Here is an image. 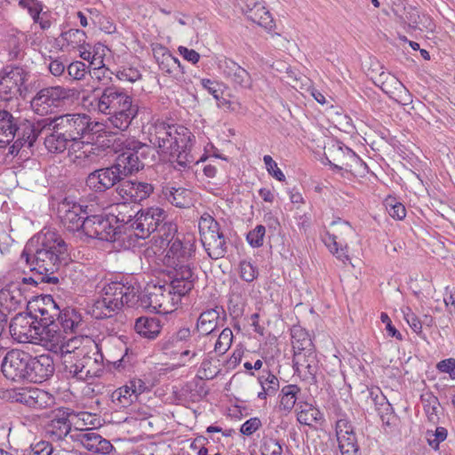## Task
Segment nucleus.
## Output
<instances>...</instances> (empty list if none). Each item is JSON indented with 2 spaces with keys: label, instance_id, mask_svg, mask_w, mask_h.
<instances>
[{
  "label": "nucleus",
  "instance_id": "54",
  "mask_svg": "<svg viewBox=\"0 0 455 455\" xmlns=\"http://www.w3.org/2000/svg\"><path fill=\"white\" fill-rule=\"evenodd\" d=\"M67 71L68 76L72 80H82L87 73L86 65L82 61L70 63L67 68Z\"/></svg>",
  "mask_w": 455,
  "mask_h": 455
},
{
  "label": "nucleus",
  "instance_id": "48",
  "mask_svg": "<svg viewBox=\"0 0 455 455\" xmlns=\"http://www.w3.org/2000/svg\"><path fill=\"white\" fill-rule=\"evenodd\" d=\"M61 37L68 45L73 48L78 47L85 43L86 35L84 31L78 28H71L61 33Z\"/></svg>",
  "mask_w": 455,
  "mask_h": 455
},
{
  "label": "nucleus",
  "instance_id": "22",
  "mask_svg": "<svg viewBox=\"0 0 455 455\" xmlns=\"http://www.w3.org/2000/svg\"><path fill=\"white\" fill-rule=\"evenodd\" d=\"M110 214L112 219L117 224L115 228H117L118 235L121 233H131L132 227V224L135 220L139 210L135 206L127 202H116L110 206Z\"/></svg>",
  "mask_w": 455,
  "mask_h": 455
},
{
  "label": "nucleus",
  "instance_id": "52",
  "mask_svg": "<svg viewBox=\"0 0 455 455\" xmlns=\"http://www.w3.org/2000/svg\"><path fill=\"white\" fill-rule=\"evenodd\" d=\"M265 234L266 228L263 225H257L247 234L246 240L251 247L259 248L263 245Z\"/></svg>",
  "mask_w": 455,
  "mask_h": 455
},
{
  "label": "nucleus",
  "instance_id": "23",
  "mask_svg": "<svg viewBox=\"0 0 455 455\" xmlns=\"http://www.w3.org/2000/svg\"><path fill=\"white\" fill-rule=\"evenodd\" d=\"M336 436L342 455H356L359 446L351 423L344 419L336 422Z\"/></svg>",
  "mask_w": 455,
  "mask_h": 455
},
{
  "label": "nucleus",
  "instance_id": "60",
  "mask_svg": "<svg viewBox=\"0 0 455 455\" xmlns=\"http://www.w3.org/2000/svg\"><path fill=\"white\" fill-rule=\"evenodd\" d=\"M263 455H282L283 448L281 444L273 438L266 439L261 446Z\"/></svg>",
  "mask_w": 455,
  "mask_h": 455
},
{
  "label": "nucleus",
  "instance_id": "30",
  "mask_svg": "<svg viewBox=\"0 0 455 455\" xmlns=\"http://www.w3.org/2000/svg\"><path fill=\"white\" fill-rule=\"evenodd\" d=\"M162 193L164 198L175 207L185 209L193 205V193L188 188L167 185L163 188Z\"/></svg>",
  "mask_w": 455,
  "mask_h": 455
},
{
  "label": "nucleus",
  "instance_id": "46",
  "mask_svg": "<svg viewBox=\"0 0 455 455\" xmlns=\"http://www.w3.org/2000/svg\"><path fill=\"white\" fill-rule=\"evenodd\" d=\"M233 332L231 329L225 328L220 334L215 343L214 350L219 355H224L231 347L233 342Z\"/></svg>",
  "mask_w": 455,
  "mask_h": 455
},
{
  "label": "nucleus",
  "instance_id": "61",
  "mask_svg": "<svg viewBox=\"0 0 455 455\" xmlns=\"http://www.w3.org/2000/svg\"><path fill=\"white\" fill-rule=\"evenodd\" d=\"M201 85L212 94L216 100L219 101L221 99L222 92H220V84L217 81L203 78L201 79Z\"/></svg>",
  "mask_w": 455,
  "mask_h": 455
},
{
  "label": "nucleus",
  "instance_id": "5",
  "mask_svg": "<svg viewBox=\"0 0 455 455\" xmlns=\"http://www.w3.org/2000/svg\"><path fill=\"white\" fill-rule=\"evenodd\" d=\"M95 108L100 113L109 116L108 120L111 126L122 132L146 110L127 91L116 86L106 87L97 98Z\"/></svg>",
  "mask_w": 455,
  "mask_h": 455
},
{
  "label": "nucleus",
  "instance_id": "32",
  "mask_svg": "<svg viewBox=\"0 0 455 455\" xmlns=\"http://www.w3.org/2000/svg\"><path fill=\"white\" fill-rule=\"evenodd\" d=\"M220 313L225 314L222 307H215L202 312L196 322V330L201 335H209L218 326Z\"/></svg>",
  "mask_w": 455,
  "mask_h": 455
},
{
  "label": "nucleus",
  "instance_id": "64",
  "mask_svg": "<svg viewBox=\"0 0 455 455\" xmlns=\"http://www.w3.org/2000/svg\"><path fill=\"white\" fill-rule=\"evenodd\" d=\"M260 426L261 422L258 418H251L241 426L240 431L243 435H251Z\"/></svg>",
  "mask_w": 455,
  "mask_h": 455
},
{
  "label": "nucleus",
  "instance_id": "33",
  "mask_svg": "<svg viewBox=\"0 0 455 455\" xmlns=\"http://www.w3.org/2000/svg\"><path fill=\"white\" fill-rule=\"evenodd\" d=\"M134 330L143 338L155 339L161 332V321L159 318L155 316H140L135 321Z\"/></svg>",
  "mask_w": 455,
  "mask_h": 455
},
{
  "label": "nucleus",
  "instance_id": "10",
  "mask_svg": "<svg viewBox=\"0 0 455 455\" xmlns=\"http://www.w3.org/2000/svg\"><path fill=\"white\" fill-rule=\"evenodd\" d=\"M79 92L75 88L64 86H49L41 89L30 101L32 110L39 116H46L54 109L73 102Z\"/></svg>",
  "mask_w": 455,
  "mask_h": 455
},
{
  "label": "nucleus",
  "instance_id": "58",
  "mask_svg": "<svg viewBox=\"0 0 455 455\" xmlns=\"http://www.w3.org/2000/svg\"><path fill=\"white\" fill-rule=\"evenodd\" d=\"M264 164L266 165V169L269 175L274 177L275 180L279 181H284L285 180V175L283 172L279 169L277 166V164L275 161L273 160V158L266 155L263 157Z\"/></svg>",
  "mask_w": 455,
  "mask_h": 455
},
{
  "label": "nucleus",
  "instance_id": "1",
  "mask_svg": "<svg viewBox=\"0 0 455 455\" xmlns=\"http://www.w3.org/2000/svg\"><path fill=\"white\" fill-rule=\"evenodd\" d=\"M154 157L150 146L137 140L128 142L126 150L117 156L113 164L90 172L85 185L95 193H104L116 187L121 180L143 169L149 159L153 162Z\"/></svg>",
  "mask_w": 455,
  "mask_h": 455
},
{
  "label": "nucleus",
  "instance_id": "27",
  "mask_svg": "<svg viewBox=\"0 0 455 455\" xmlns=\"http://www.w3.org/2000/svg\"><path fill=\"white\" fill-rule=\"evenodd\" d=\"M153 54L163 72L173 76L183 73L180 60L174 57L165 46L156 44L153 47Z\"/></svg>",
  "mask_w": 455,
  "mask_h": 455
},
{
  "label": "nucleus",
  "instance_id": "45",
  "mask_svg": "<svg viewBox=\"0 0 455 455\" xmlns=\"http://www.w3.org/2000/svg\"><path fill=\"white\" fill-rule=\"evenodd\" d=\"M388 214L396 220H403L406 216V210L404 205L398 202L395 197L388 196L384 201Z\"/></svg>",
  "mask_w": 455,
  "mask_h": 455
},
{
  "label": "nucleus",
  "instance_id": "40",
  "mask_svg": "<svg viewBox=\"0 0 455 455\" xmlns=\"http://www.w3.org/2000/svg\"><path fill=\"white\" fill-rule=\"evenodd\" d=\"M132 186L134 187L132 188L133 191V197H134V204L140 203L143 200H146L154 192V186L153 184L139 180H132Z\"/></svg>",
  "mask_w": 455,
  "mask_h": 455
},
{
  "label": "nucleus",
  "instance_id": "34",
  "mask_svg": "<svg viewBox=\"0 0 455 455\" xmlns=\"http://www.w3.org/2000/svg\"><path fill=\"white\" fill-rule=\"evenodd\" d=\"M297 419L300 424L312 426L323 419V414L319 409L307 400H300L297 403Z\"/></svg>",
  "mask_w": 455,
  "mask_h": 455
},
{
  "label": "nucleus",
  "instance_id": "49",
  "mask_svg": "<svg viewBox=\"0 0 455 455\" xmlns=\"http://www.w3.org/2000/svg\"><path fill=\"white\" fill-rule=\"evenodd\" d=\"M447 429L443 427H437L435 431L427 430L426 432L427 442L434 450L439 449V444L447 438Z\"/></svg>",
  "mask_w": 455,
  "mask_h": 455
},
{
  "label": "nucleus",
  "instance_id": "7",
  "mask_svg": "<svg viewBox=\"0 0 455 455\" xmlns=\"http://www.w3.org/2000/svg\"><path fill=\"white\" fill-rule=\"evenodd\" d=\"M148 133L150 144L163 159L176 158L180 165L186 166L181 158L191 142L192 133L188 128L156 122L148 127Z\"/></svg>",
  "mask_w": 455,
  "mask_h": 455
},
{
  "label": "nucleus",
  "instance_id": "31",
  "mask_svg": "<svg viewBox=\"0 0 455 455\" xmlns=\"http://www.w3.org/2000/svg\"><path fill=\"white\" fill-rule=\"evenodd\" d=\"M293 355H305L315 352V345L309 333L299 325H294L291 329Z\"/></svg>",
  "mask_w": 455,
  "mask_h": 455
},
{
  "label": "nucleus",
  "instance_id": "44",
  "mask_svg": "<svg viewBox=\"0 0 455 455\" xmlns=\"http://www.w3.org/2000/svg\"><path fill=\"white\" fill-rule=\"evenodd\" d=\"M31 272V275L28 277H22L20 285H30L33 287H38L42 290L45 289L46 286H51L48 283V280L44 277V274H41L36 269H34L32 266H28Z\"/></svg>",
  "mask_w": 455,
  "mask_h": 455
},
{
  "label": "nucleus",
  "instance_id": "38",
  "mask_svg": "<svg viewBox=\"0 0 455 455\" xmlns=\"http://www.w3.org/2000/svg\"><path fill=\"white\" fill-rule=\"evenodd\" d=\"M147 390H148V386L142 379H132L124 386L116 389L112 394V398H126L127 395L138 397Z\"/></svg>",
  "mask_w": 455,
  "mask_h": 455
},
{
  "label": "nucleus",
  "instance_id": "36",
  "mask_svg": "<svg viewBox=\"0 0 455 455\" xmlns=\"http://www.w3.org/2000/svg\"><path fill=\"white\" fill-rule=\"evenodd\" d=\"M388 83L394 86L395 92H392V93H395V96L390 95V98L395 99L398 103L406 106L412 103V95L409 92V90L403 84L402 82H400L395 77L392 76L390 77L389 81H386L382 83L381 89L382 91L389 94L391 92L387 89Z\"/></svg>",
  "mask_w": 455,
  "mask_h": 455
},
{
  "label": "nucleus",
  "instance_id": "24",
  "mask_svg": "<svg viewBox=\"0 0 455 455\" xmlns=\"http://www.w3.org/2000/svg\"><path fill=\"white\" fill-rule=\"evenodd\" d=\"M28 368V380L35 383L46 380L54 372L52 356L44 354L35 357L30 355Z\"/></svg>",
  "mask_w": 455,
  "mask_h": 455
},
{
  "label": "nucleus",
  "instance_id": "35",
  "mask_svg": "<svg viewBox=\"0 0 455 455\" xmlns=\"http://www.w3.org/2000/svg\"><path fill=\"white\" fill-rule=\"evenodd\" d=\"M72 426L76 430H88L101 426L100 417L96 413L88 411L74 412L70 411Z\"/></svg>",
  "mask_w": 455,
  "mask_h": 455
},
{
  "label": "nucleus",
  "instance_id": "17",
  "mask_svg": "<svg viewBox=\"0 0 455 455\" xmlns=\"http://www.w3.org/2000/svg\"><path fill=\"white\" fill-rule=\"evenodd\" d=\"M331 226L333 228L332 233L327 231L323 241L330 251L335 254L339 259L345 262V260L348 259V256L346 252L347 245L345 241V236L352 235L354 233L353 228L347 221H342L340 220L332 221Z\"/></svg>",
  "mask_w": 455,
  "mask_h": 455
},
{
  "label": "nucleus",
  "instance_id": "42",
  "mask_svg": "<svg viewBox=\"0 0 455 455\" xmlns=\"http://www.w3.org/2000/svg\"><path fill=\"white\" fill-rule=\"evenodd\" d=\"M132 180H121L115 187L117 202H127L134 204Z\"/></svg>",
  "mask_w": 455,
  "mask_h": 455
},
{
  "label": "nucleus",
  "instance_id": "16",
  "mask_svg": "<svg viewBox=\"0 0 455 455\" xmlns=\"http://www.w3.org/2000/svg\"><path fill=\"white\" fill-rule=\"evenodd\" d=\"M29 360L30 354L23 350L12 349L7 352L1 363L4 376L12 381L28 379Z\"/></svg>",
  "mask_w": 455,
  "mask_h": 455
},
{
  "label": "nucleus",
  "instance_id": "21",
  "mask_svg": "<svg viewBox=\"0 0 455 455\" xmlns=\"http://www.w3.org/2000/svg\"><path fill=\"white\" fill-rule=\"evenodd\" d=\"M171 282L168 283L170 290L174 292L180 300L187 295L195 285V274L190 266H181L172 268L171 272Z\"/></svg>",
  "mask_w": 455,
  "mask_h": 455
},
{
  "label": "nucleus",
  "instance_id": "6",
  "mask_svg": "<svg viewBox=\"0 0 455 455\" xmlns=\"http://www.w3.org/2000/svg\"><path fill=\"white\" fill-rule=\"evenodd\" d=\"M49 124L63 132L82 150L76 158L89 157L91 154H95L94 150L98 148H94L91 140L104 129L103 124L93 121L89 115L84 113L61 115L51 118Z\"/></svg>",
  "mask_w": 455,
  "mask_h": 455
},
{
  "label": "nucleus",
  "instance_id": "43",
  "mask_svg": "<svg viewBox=\"0 0 455 455\" xmlns=\"http://www.w3.org/2000/svg\"><path fill=\"white\" fill-rule=\"evenodd\" d=\"M198 228L201 238H203L204 235L220 230V224L215 220V219L211 214L207 212H204L201 216L198 222Z\"/></svg>",
  "mask_w": 455,
  "mask_h": 455
},
{
  "label": "nucleus",
  "instance_id": "50",
  "mask_svg": "<svg viewBox=\"0 0 455 455\" xmlns=\"http://www.w3.org/2000/svg\"><path fill=\"white\" fill-rule=\"evenodd\" d=\"M239 270L240 277L247 283L253 282L259 275V269L257 266L248 260H242L240 262Z\"/></svg>",
  "mask_w": 455,
  "mask_h": 455
},
{
  "label": "nucleus",
  "instance_id": "37",
  "mask_svg": "<svg viewBox=\"0 0 455 455\" xmlns=\"http://www.w3.org/2000/svg\"><path fill=\"white\" fill-rule=\"evenodd\" d=\"M248 20L264 28L267 31L273 30L275 27L274 19L269 11L264 5H258L256 10L249 9L245 14Z\"/></svg>",
  "mask_w": 455,
  "mask_h": 455
},
{
  "label": "nucleus",
  "instance_id": "15",
  "mask_svg": "<svg viewBox=\"0 0 455 455\" xmlns=\"http://www.w3.org/2000/svg\"><path fill=\"white\" fill-rule=\"evenodd\" d=\"M84 234L88 238L98 239L106 242H115L117 239V228L112 225L109 218L101 214L84 215Z\"/></svg>",
  "mask_w": 455,
  "mask_h": 455
},
{
  "label": "nucleus",
  "instance_id": "14",
  "mask_svg": "<svg viewBox=\"0 0 455 455\" xmlns=\"http://www.w3.org/2000/svg\"><path fill=\"white\" fill-rule=\"evenodd\" d=\"M138 212L129 235L140 239H146L156 232L159 225L167 218L165 211L160 207H148L139 210Z\"/></svg>",
  "mask_w": 455,
  "mask_h": 455
},
{
  "label": "nucleus",
  "instance_id": "2",
  "mask_svg": "<svg viewBox=\"0 0 455 455\" xmlns=\"http://www.w3.org/2000/svg\"><path fill=\"white\" fill-rule=\"evenodd\" d=\"M56 325L63 338V344L60 349H48L55 354L64 356L65 371L73 378L85 380L96 375L99 368L97 358L89 355L83 350H78L73 344L76 343V338H68V334L78 332L83 324L81 315L73 308L60 310L56 320Z\"/></svg>",
  "mask_w": 455,
  "mask_h": 455
},
{
  "label": "nucleus",
  "instance_id": "11",
  "mask_svg": "<svg viewBox=\"0 0 455 455\" xmlns=\"http://www.w3.org/2000/svg\"><path fill=\"white\" fill-rule=\"evenodd\" d=\"M30 76V71L26 66H5L0 72V98L3 100H11L25 94Z\"/></svg>",
  "mask_w": 455,
  "mask_h": 455
},
{
  "label": "nucleus",
  "instance_id": "4",
  "mask_svg": "<svg viewBox=\"0 0 455 455\" xmlns=\"http://www.w3.org/2000/svg\"><path fill=\"white\" fill-rule=\"evenodd\" d=\"M140 285L132 276L107 283L101 291V297L91 307L90 313L96 319L109 318L116 315L124 306L133 307L139 301Z\"/></svg>",
  "mask_w": 455,
  "mask_h": 455
},
{
  "label": "nucleus",
  "instance_id": "29",
  "mask_svg": "<svg viewBox=\"0 0 455 455\" xmlns=\"http://www.w3.org/2000/svg\"><path fill=\"white\" fill-rule=\"evenodd\" d=\"M204 248L212 259H219L225 257L228 251V244L223 233L219 230L201 238Z\"/></svg>",
  "mask_w": 455,
  "mask_h": 455
},
{
  "label": "nucleus",
  "instance_id": "53",
  "mask_svg": "<svg viewBox=\"0 0 455 455\" xmlns=\"http://www.w3.org/2000/svg\"><path fill=\"white\" fill-rule=\"evenodd\" d=\"M179 341L176 339L173 333L164 336L159 342L158 347L164 354H174L177 353L179 347Z\"/></svg>",
  "mask_w": 455,
  "mask_h": 455
},
{
  "label": "nucleus",
  "instance_id": "28",
  "mask_svg": "<svg viewBox=\"0 0 455 455\" xmlns=\"http://www.w3.org/2000/svg\"><path fill=\"white\" fill-rule=\"evenodd\" d=\"M293 368L304 379L314 381L318 371L315 352L305 355H293Z\"/></svg>",
  "mask_w": 455,
  "mask_h": 455
},
{
  "label": "nucleus",
  "instance_id": "57",
  "mask_svg": "<svg viewBox=\"0 0 455 455\" xmlns=\"http://www.w3.org/2000/svg\"><path fill=\"white\" fill-rule=\"evenodd\" d=\"M116 77L120 81L134 83L141 78V74L136 68L125 67L117 70Z\"/></svg>",
  "mask_w": 455,
  "mask_h": 455
},
{
  "label": "nucleus",
  "instance_id": "9",
  "mask_svg": "<svg viewBox=\"0 0 455 455\" xmlns=\"http://www.w3.org/2000/svg\"><path fill=\"white\" fill-rule=\"evenodd\" d=\"M13 142L9 154L17 155L22 148H30L36 142L35 122L11 112L0 110V148Z\"/></svg>",
  "mask_w": 455,
  "mask_h": 455
},
{
  "label": "nucleus",
  "instance_id": "13",
  "mask_svg": "<svg viewBox=\"0 0 455 455\" xmlns=\"http://www.w3.org/2000/svg\"><path fill=\"white\" fill-rule=\"evenodd\" d=\"M92 206L65 198L58 206V215L63 228L69 232L82 234L84 215L91 214Z\"/></svg>",
  "mask_w": 455,
  "mask_h": 455
},
{
  "label": "nucleus",
  "instance_id": "62",
  "mask_svg": "<svg viewBox=\"0 0 455 455\" xmlns=\"http://www.w3.org/2000/svg\"><path fill=\"white\" fill-rule=\"evenodd\" d=\"M100 435L94 432L84 433L79 436L81 444L89 451L95 449V446L100 440Z\"/></svg>",
  "mask_w": 455,
  "mask_h": 455
},
{
  "label": "nucleus",
  "instance_id": "55",
  "mask_svg": "<svg viewBox=\"0 0 455 455\" xmlns=\"http://www.w3.org/2000/svg\"><path fill=\"white\" fill-rule=\"evenodd\" d=\"M401 20L407 23L410 27L417 28L419 24V14L417 9L411 5L403 7V14L399 15Z\"/></svg>",
  "mask_w": 455,
  "mask_h": 455
},
{
  "label": "nucleus",
  "instance_id": "47",
  "mask_svg": "<svg viewBox=\"0 0 455 455\" xmlns=\"http://www.w3.org/2000/svg\"><path fill=\"white\" fill-rule=\"evenodd\" d=\"M425 402L424 410L428 420L433 424L438 423L441 415L443 414L439 400H425Z\"/></svg>",
  "mask_w": 455,
  "mask_h": 455
},
{
  "label": "nucleus",
  "instance_id": "59",
  "mask_svg": "<svg viewBox=\"0 0 455 455\" xmlns=\"http://www.w3.org/2000/svg\"><path fill=\"white\" fill-rule=\"evenodd\" d=\"M20 5L28 9L34 21H38L39 15L43 11V4L37 0H20Z\"/></svg>",
  "mask_w": 455,
  "mask_h": 455
},
{
  "label": "nucleus",
  "instance_id": "41",
  "mask_svg": "<svg viewBox=\"0 0 455 455\" xmlns=\"http://www.w3.org/2000/svg\"><path fill=\"white\" fill-rule=\"evenodd\" d=\"M340 149L344 154V162L342 165L331 164L333 169L352 172L353 168L363 164V160L351 148L345 147L344 150Z\"/></svg>",
  "mask_w": 455,
  "mask_h": 455
},
{
  "label": "nucleus",
  "instance_id": "26",
  "mask_svg": "<svg viewBox=\"0 0 455 455\" xmlns=\"http://www.w3.org/2000/svg\"><path fill=\"white\" fill-rule=\"evenodd\" d=\"M171 242V244L167 245L165 264L172 268L190 266L189 259L194 252L192 245H184L178 238Z\"/></svg>",
  "mask_w": 455,
  "mask_h": 455
},
{
  "label": "nucleus",
  "instance_id": "20",
  "mask_svg": "<svg viewBox=\"0 0 455 455\" xmlns=\"http://www.w3.org/2000/svg\"><path fill=\"white\" fill-rule=\"evenodd\" d=\"M46 433L52 440H60L71 430L70 410L60 407L51 411Z\"/></svg>",
  "mask_w": 455,
  "mask_h": 455
},
{
  "label": "nucleus",
  "instance_id": "18",
  "mask_svg": "<svg viewBox=\"0 0 455 455\" xmlns=\"http://www.w3.org/2000/svg\"><path fill=\"white\" fill-rule=\"evenodd\" d=\"M9 331L12 339L20 343H33L34 339L40 338V327L29 311L16 315L10 323Z\"/></svg>",
  "mask_w": 455,
  "mask_h": 455
},
{
  "label": "nucleus",
  "instance_id": "39",
  "mask_svg": "<svg viewBox=\"0 0 455 455\" xmlns=\"http://www.w3.org/2000/svg\"><path fill=\"white\" fill-rule=\"evenodd\" d=\"M259 381L263 391L259 393L258 398L275 395L279 389V380L275 375L272 374L269 371H263L262 374L259 377Z\"/></svg>",
  "mask_w": 455,
  "mask_h": 455
},
{
  "label": "nucleus",
  "instance_id": "56",
  "mask_svg": "<svg viewBox=\"0 0 455 455\" xmlns=\"http://www.w3.org/2000/svg\"><path fill=\"white\" fill-rule=\"evenodd\" d=\"M403 318L411 330L417 333H422V322L419 319V317L412 312L410 307H405L403 309Z\"/></svg>",
  "mask_w": 455,
  "mask_h": 455
},
{
  "label": "nucleus",
  "instance_id": "8",
  "mask_svg": "<svg viewBox=\"0 0 455 455\" xmlns=\"http://www.w3.org/2000/svg\"><path fill=\"white\" fill-rule=\"evenodd\" d=\"M28 310L40 327V341L47 349H60L63 338L56 325L60 309L51 295L37 297L28 304Z\"/></svg>",
  "mask_w": 455,
  "mask_h": 455
},
{
  "label": "nucleus",
  "instance_id": "63",
  "mask_svg": "<svg viewBox=\"0 0 455 455\" xmlns=\"http://www.w3.org/2000/svg\"><path fill=\"white\" fill-rule=\"evenodd\" d=\"M436 369L442 373H447L451 379H455V359L447 358L436 364Z\"/></svg>",
  "mask_w": 455,
  "mask_h": 455
},
{
  "label": "nucleus",
  "instance_id": "51",
  "mask_svg": "<svg viewBox=\"0 0 455 455\" xmlns=\"http://www.w3.org/2000/svg\"><path fill=\"white\" fill-rule=\"evenodd\" d=\"M177 231L176 225L172 222L167 221L166 219L159 225V228L156 230L163 242H167V245L174 241V235Z\"/></svg>",
  "mask_w": 455,
  "mask_h": 455
},
{
  "label": "nucleus",
  "instance_id": "3",
  "mask_svg": "<svg viewBox=\"0 0 455 455\" xmlns=\"http://www.w3.org/2000/svg\"><path fill=\"white\" fill-rule=\"evenodd\" d=\"M36 246L34 240L27 243L20 255L28 266H32L47 278L49 284L60 283L59 270L68 255V245L64 239L55 232H46L37 237Z\"/></svg>",
  "mask_w": 455,
  "mask_h": 455
},
{
  "label": "nucleus",
  "instance_id": "25",
  "mask_svg": "<svg viewBox=\"0 0 455 455\" xmlns=\"http://www.w3.org/2000/svg\"><path fill=\"white\" fill-rule=\"evenodd\" d=\"M168 283L159 287H155V291L148 295L149 305L154 309L162 313H169L173 310V307L180 303V299L174 296V292L168 289Z\"/></svg>",
  "mask_w": 455,
  "mask_h": 455
},
{
  "label": "nucleus",
  "instance_id": "12",
  "mask_svg": "<svg viewBox=\"0 0 455 455\" xmlns=\"http://www.w3.org/2000/svg\"><path fill=\"white\" fill-rule=\"evenodd\" d=\"M49 122H51V118H44L35 123L36 140L41 132H50L44 138V142L48 152L52 154H61L66 150H68L69 153L72 151H82L77 148V146L74 145L75 143L69 138L66 137V134L63 132L58 130L54 127V124H49Z\"/></svg>",
  "mask_w": 455,
  "mask_h": 455
},
{
  "label": "nucleus",
  "instance_id": "19",
  "mask_svg": "<svg viewBox=\"0 0 455 455\" xmlns=\"http://www.w3.org/2000/svg\"><path fill=\"white\" fill-rule=\"evenodd\" d=\"M218 67L223 76L235 89L247 90L251 88L252 78L251 74L232 59L225 57L220 60Z\"/></svg>",
  "mask_w": 455,
  "mask_h": 455
}]
</instances>
